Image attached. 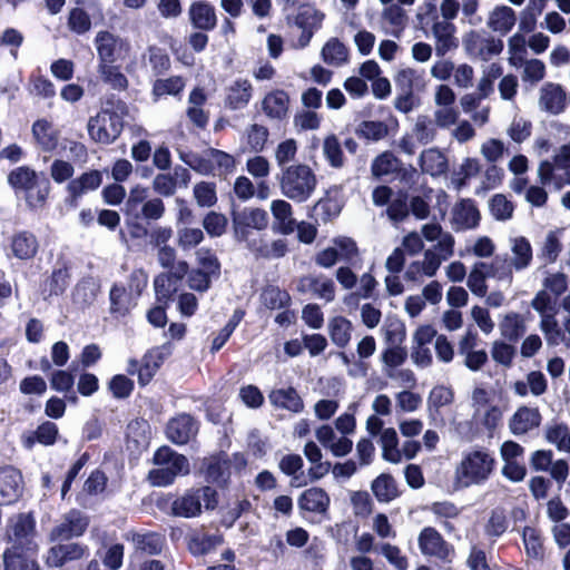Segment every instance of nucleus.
<instances>
[{"instance_id": "nucleus-1", "label": "nucleus", "mask_w": 570, "mask_h": 570, "mask_svg": "<svg viewBox=\"0 0 570 570\" xmlns=\"http://www.w3.org/2000/svg\"><path fill=\"white\" fill-rule=\"evenodd\" d=\"M494 462L490 452L483 448L462 452L453 474L455 489H466L484 483L493 472Z\"/></svg>"}, {"instance_id": "nucleus-2", "label": "nucleus", "mask_w": 570, "mask_h": 570, "mask_svg": "<svg viewBox=\"0 0 570 570\" xmlns=\"http://www.w3.org/2000/svg\"><path fill=\"white\" fill-rule=\"evenodd\" d=\"M128 116V106L121 100H108L106 107L89 118L87 131L99 144L112 142L121 132L124 118Z\"/></svg>"}, {"instance_id": "nucleus-3", "label": "nucleus", "mask_w": 570, "mask_h": 570, "mask_svg": "<svg viewBox=\"0 0 570 570\" xmlns=\"http://www.w3.org/2000/svg\"><path fill=\"white\" fill-rule=\"evenodd\" d=\"M317 178L313 169L305 164L284 167L279 177V188L286 198L295 203H305L314 194Z\"/></svg>"}, {"instance_id": "nucleus-4", "label": "nucleus", "mask_w": 570, "mask_h": 570, "mask_svg": "<svg viewBox=\"0 0 570 570\" xmlns=\"http://www.w3.org/2000/svg\"><path fill=\"white\" fill-rule=\"evenodd\" d=\"M154 465L147 475L153 487H167L178 475L189 473V463L186 456L174 452L168 446L159 448L154 455Z\"/></svg>"}, {"instance_id": "nucleus-5", "label": "nucleus", "mask_w": 570, "mask_h": 570, "mask_svg": "<svg viewBox=\"0 0 570 570\" xmlns=\"http://www.w3.org/2000/svg\"><path fill=\"white\" fill-rule=\"evenodd\" d=\"M148 276L142 269H135L129 276L128 284H114L109 292L110 313L125 316L136 305L137 298L146 288Z\"/></svg>"}, {"instance_id": "nucleus-6", "label": "nucleus", "mask_w": 570, "mask_h": 570, "mask_svg": "<svg viewBox=\"0 0 570 570\" xmlns=\"http://www.w3.org/2000/svg\"><path fill=\"white\" fill-rule=\"evenodd\" d=\"M94 45L99 63H121L131 53V46L127 39L107 30L96 33Z\"/></svg>"}, {"instance_id": "nucleus-7", "label": "nucleus", "mask_w": 570, "mask_h": 570, "mask_svg": "<svg viewBox=\"0 0 570 570\" xmlns=\"http://www.w3.org/2000/svg\"><path fill=\"white\" fill-rule=\"evenodd\" d=\"M456 95L454 90L445 83L438 85L433 92V122L438 128L449 129L460 118V111L455 107Z\"/></svg>"}, {"instance_id": "nucleus-8", "label": "nucleus", "mask_w": 570, "mask_h": 570, "mask_svg": "<svg viewBox=\"0 0 570 570\" xmlns=\"http://www.w3.org/2000/svg\"><path fill=\"white\" fill-rule=\"evenodd\" d=\"M206 509H214L216 501V491L209 487H204L195 491H188L183 497L177 498L171 504V513L175 517L194 518L202 511V505Z\"/></svg>"}, {"instance_id": "nucleus-9", "label": "nucleus", "mask_w": 570, "mask_h": 570, "mask_svg": "<svg viewBox=\"0 0 570 570\" xmlns=\"http://www.w3.org/2000/svg\"><path fill=\"white\" fill-rule=\"evenodd\" d=\"M420 233L426 242H435V245L426 250L434 254L441 265L444 261H448L454 255L455 239L453 235L444 230L439 223L422 225Z\"/></svg>"}, {"instance_id": "nucleus-10", "label": "nucleus", "mask_w": 570, "mask_h": 570, "mask_svg": "<svg viewBox=\"0 0 570 570\" xmlns=\"http://www.w3.org/2000/svg\"><path fill=\"white\" fill-rule=\"evenodd\" d=\"M462 46L468 56L484 61L499 55L503 49V42L500 39L483 37L480 31L473 29L464 33Z\"/></svg>"}, {"instance_id": "nucleus-11", "label": "nucleus", "mask_w": 570, "mask_h": 570, "mask_svg": "<svg viewBox=\"0 0 570 570\" xmlns=\"http://www.w3.org/2000/svg\"><path fill=\"white\" fill-rule=\"evenodd\" d=\"M35 520L30 514H18L10 520L8 538L12 547H21L22 551L37 553L38 544L35 542Z\"/></svg>"}, {"instance_id": "nucleus-12", "label": "nucleus", "mask_w": 570, "mask_h": 570, "mask_svg": "<svg viewBox=\"0 0 570 570\" xmlns=\"http://www.w3.org/2000/svg\"><path fill=\"white\" fill-rule=\"evenodd\" d=\"M268 225V215L262 208L247 207L233 214V228L238 240L248 242V229L263 230Z\"/></svg>"}, {"instance_id": "nucleus-13", "label": "nucleus", "mask_w": 570, "mask_h": 570, "mask_svg": "<svg viewBox=\"0 0 570 570\" xmlns=\"http://www.w3.org/2000/svg\"><path fill=\"white\" fill-rule=\"evenodd\" d=\"M417 543L420 551L424 556L449 561L453 554V548L431 527H426L420 532Z\"/></svg>"}, {"instance_id": "nucleus-14", "label": "nucleus", "mask_w": 570, "mask_h": 570, "mask_svg": "<svg viewBox=\"0 0 570 570\" xmlns=\"http://www.w3.org/2000/svg\"><path fill=\"white\" fill-rule=\"evenodd\" d=\"M289 105L288 94L282 89H274L263 97L259 109L269 121L281 122L288 117Z\"/></svg>"}, {"instance_id": "nucleus-15", "label": "nucleus", "mask_w": 570, "mask_h": 570, "mask_svg": "<svg viewBox=\"0 0 570 570\" xmlns=\"http://www.w3.org/2000/svg\"><path fill=\"white\" fill-rule=\"evenodd\" d=\"M568 105L564 89L554 82H546L539 91L538 106L540 110L551 115L561 114Z\"/></svg>"}, {"instance_id": "nucleus-16", "label": "nucleus", "mask_w": 570, "mask_h": 570, "mask_svg": "<svg viewBox=\"0 0 570 570\" xmlns=\"http://www.w3.org/2000/svg\"><path fill=\"white\" fill-rule=\"evenodd\" d=\"M542 421L538 407L528 405L519 406L509 419V430L513 435H523L540 426Z\"/></svg>"}, {"instance_id": "nucleus-17", "label": "nucleus", "mask_w": 570, "mask_h": 570, "mask_svg": "<svg viewBox=\"0 0 570 570\" xmlns=\"http://www.w3.org/2000/svg\"><path fill=\"white\" fill-rule=\"evenodd\" d=\"M431 32L434 38V50L438 57H444L448 52L454 50L459 46L455 37L456 27L448 21H435L431 26Z\"/></svg>"}, {"instance_id": "nucleus-18", "label": "nucleus", "mask_w": 570, "mask_h": 570, "mask_svg": "<svg viewBox=\"0 0 570 570\" xmlns=\"http://www.w3.org/2000/svg\"><path fill=\"white\" fill-rule=\"evenodd\" d=\"M21 473L11 468L0 469V505L16 502L23 489Z\"/></svg>"}, {"instance_id": "nucleus-19", "label": "nucleus", "mask_w": 570, "mask_h": 570, "mask_svg": "<svg viewBox=\"0 0 570 570\" xmlns=\"http://www.w3.org/2000/svg\"><path fill=\"white\" fill-rule=\"evenodd\" d=\"M88 527L87 518L77 510L67 513L63 521L52 529L51 540H68L81 535Z\"/></svg>"}, {"instance_id": "nucleus-20", "label": "nucleus", "mask_w": 570, "mask_h": 570, "mask_svg": "<svg viewBox=\"0 0 570 570\" xmlns=\"http://www.w3.org/2000/svg\"><path fill=\"white\" fill-rule=\"evenodd\" d=\"M323 19L324 14L314 7L304 6L299 9L295 23L302 29V35L298 39V45L301 47L308 45L314 31L321 27Z\"/></svg>"}, {"instance_id": "nucleus-21", "label": "nucleus", "mask_w": 570, "mask_h": 570, "mask_svg": "<svg viewBox=\"0 0 570 570\" xmlns=\"http://www.w3.org/2000/svg\"><path fill=\"white\" fill-rule=\"evenodd\" d=\"M479 222L480 213L470 199H463L453 207L451 224L454 230L475 228Z\"/></svg>"}, {"instance_id": "nucleus-22", "label": "nucleus", "mask_w": 570, "mask_h": 570, "mask_svg": "<svg viewBox=\"0 0 570 570\" xmlns=\"http://www.w3.org/2000/svg\"><path fill=\"white\" fill-rule=\"evenodd\" d=\"M441 264L434 254L424 250L423 258L413 261L409 264L404 278L407 282L421 283L423 277H433L438 273Z\"/></svg>"}, {"instance_id": "nucleus-23", "label": "nucleus", "mask_w": 570, "mask_h": 570, "mask_svg": "<svg viewBox=\"0 0 570 570\" xmlns=\"http://www.w3.org/2000/svg\"><path fill=\"white\" fill-rule=\"evenodd\" d=\"M298 288L303 292H312L318 298L332 302L335 298V284L325 275H307L299 279Z\"/></svg>"}, {"instance_id": "nucleus-24", "label": "nucleus", "mask_w": 570, "mask_h": 570, "mask_svg": "<svg viewBox=\"0 0 570 570\" xmlns=\"http://www.w3.org/2000/svg\"><path fill=\"white\" fill-rule=\"evenodd\" d=\"M166 433L171 442L186 444L196 435L197 425L191 416L181 414L169 421Z\"/></svg>"}, {"instance_id": "nucleus-25", "label": "nucleus", "mask_w": 570, "mask_h": 570, "mask_svg": "<svg viewBox=\"0 0 570 570\" xmlns=\"http://www.w3.org/2000/svg\"><path fill=\"white\" fill-rule=\"evenodd\" d=\"M248 249L257 257L277 259L286 255L287 242L285 239H266L259 237L247 242Z\"/></svg>"}, {"instance_id": "nucleus-26", "label": "nucleus", "mask_w": 570, "mask_h": 570, "mask_svg": "<svg viewBox=\"0 0 570 570\" xmlns=\"http://www.w3.org/2000/svg\"><path fill=\"white\" fill-rule=\"evenodd\" d=\"M517 22L515 11L509 6H497L488 16L487 27L500 36L508 35Z\"/></svg>"}, {"instance_id": "nucleus-27", "label": "nucleus", "mask_w": 570, "mask_h": 570, "mask_svg": "<svg viewBox=\"0 0 570 570\" xmlns=\"http://www.w3.org/2000/svg\"><path fill=\"white\" fill-rule=\"evenodd\" d=\"M32 137L36 144L45 151H52L59 141V130L55 128L51 120L47 118L37 119L31 127Z\"/></svg>"}, {"instance_id": "nucleus-28", "label": "nucleus", "mask_w": 570, "mask_h": 570, "mask_svg": "<svg viewBox=\"0 0 570 570\" xmlns=\"http://www.w3.org/2000/svg\"><path fill=\"white\" fill-rule=\"evenodd\" d=\"M191 24L200 30H213L217 24L215 8L207 1H194L188 9Z\"/></svg>"}, {"instance_id": "nucleus-29", "label": "nucleus", "mask_w": 570, "mask_h": 570, "mask_svg": "<svg viewBox=\"0 0 570 570\" xmlns=\"http://www.w3.org/2000/svg\"><path fill=\"white\" fill-rule=\"evenodd\" d=\"M85 552L86 549L78 543L58 544L48 551L46 562L50 567L60 568L70 561L81 559Z\"/></svg>"}, {"instance_id": "nucleus-30", "label": "nucleus", "mask_w": 570, "mask_h": 570, "mask_svg": "<svg viewBox=\"0 0 570 570\" xmlns=\"http://www.w3.org/2000/svg\"><path fill=\"white\" fill-rule=\"evenodd\" d=\"M253 96V86L247 79H237L227 88L225 104L232 110L244 109Z\"/></svg>"}, {"instance_id": "nucleus-31", "label": "nucleus", "mask_w": 570, "mask_h": 570, "mask_svg": "<svg viewBox=\"0 0 570 570\" xmlns=\"http://www.w3.org/2000/svg\"><path fill=\"white\" fill-rule=\"evenodd\" d=\"M330 495L322 488H309L305 490L298 498V507L302 510L323 514L330 507Z\"/></svg>"}, {"instance_id": "nucleus-32", "label": "nucleus", "mask_w": 570, "mask_h": 570, "mask_svg": "<svg viewBox=\"0 0 570 570\" xmlns=\"http://www.w3.org/2000/svg\"><path fill=\"white\" fill-rule=\"evenodd\" d=\"M35 557L19 546L11 547L3 554L4 570H40Z\"/></svg>"}, {"instance_id": "nucleus-33", "label": "nucleus", "mask_w": 570, "mask_h": 570, "mask_svg": "<svg viewBox=\"0 0 570 570\" xmlns=\"http://www.w3.org/2000/svg\"><path fill=\"white\" fill-rule=\"evenodd\" d=\"M512 257L509 261L515 272L528 268L532 262L533 253L530 242L523 236L509 239Z\"/></svg>"}, {"instance_id": "nucleus-34", "label": "nucleus", "mask_w": 570, "mask_h": 570, "mask_svg": "<svg viewBox=\"0 0 570 570\" xmlns=\"http://www.w3.org/2000/svg\"><path fill=\"white\" fill-rule=\"evenodd\" d=\"M268 400L274 406L293 413H301L304 410V402L293 387L273 390Z\"/></svg>"}, {"instance_id": "nucleus-35", "label": "nucleus", "mask_w": 570, "mask_h": 570, "mask_svg": "<svg viewBox=\"0 0 570 570\" xmlns=\"http://www.w3.org/2000/svg\"><path fill=\"white\" fill-rule=\"evenodd\" d=\"M37 237L29 232H18L11 237L10 248L14 257L30 259L38 252Z\"/></svg>"}, {"instance_id": "nucleus-36", "label": "nucleus", "mask_w": 570, "mask_h": 570, "mask_svg": "<svg viewBox=\"0 0 570 570\" xmlns=\"http://www.w3.org/2000/svg\"><path fill=\"white\" fill-rule=\"evenodd\" d=\"M513 392L524 397L530 392L533 396H540L547 392L548 382L540 371H531L525 381H517L512 385Z\"/></svg>"}, {"instance_id": "nucleus-37", "label": "nucleus", "mask_w": 570, "mask_h": 570, "mask_svg": "<svg viewBox=\"0 0 570 570\" xmlns=\"http://www.w3.org/2000/svg\"><path fill=\"white\" fill-rule=\"evenodd\" d=\"M420 165L423 173L431 176H440L448 170V160L438 148H429L421 153Z\"/></svg>"}, {"instance_id": "nucleus-38", "label": "nucleus", "mask_w": 570, "mask_h": 570, "mask_svg": "<svg viewBox=\"0 0 570 570\" xmlns=\"http://www.w3.org/2000/svg\"><path fill=\"white\" fill-rule=\"evenodd\" d=\"M271 212L277 223L278 230L288 235L295 229V219L293 218V209L288 202L276 199L271 203Z\"/></svg>"}, {"instance_id": "nucleus-39", "label": "nucleus", "mask_w": 570, "mask_h": 570, "mask_svg": "<svg viewBox=\"0 0 570 570\" xmlns=\"http://www.w3.org/2000/svg\"><path fill=\"white\" fill-rule=\"evenodd\" d=\"M187 263L179 262L175 274L163 273L155 278L154 286L159 299H167L171 296L176 291L174 278L180 279L187 273Z\"/></svg>"}, {"instance_id": "nucleus-40", "label": "nucleus", "mask_w": 570, "mask_h": 570, "mask_svg": "<svg viewBox=\"0 0 570 570\" xmlns=\"http://www.w3.org/2000/svg\"><path fill=\"white\" fill-rule=\"evenodd\" d=\"M327 330L331 341L338 347H345L352 338L353 324L343 316H335L328 321Z\"/></svg>"}, {"instance_id": "nucleus-41", "label": "nucleus", "mask_w": 570, "mask_h": 570, "mask_svg": "<svg viewBox=\"0 0 570 570\" xmlns=\"http://www.w3.org/2000/svg\"><path fill=\"white\" fill-rule=\"evenodd\" d=\"M544 438L560 452L570 454V428L562 422H553L546 428Z\"/></svg>"}, {"instance_id": "nucleus-42", "label": "nucleus", "mask_w": 570, "mask_h": 570, "mask_svg": "<svg viewBox=\"0 0 570 570\" xmlns=\"http://www.w3.org/2000/svg\"><path fill=\"white\" fill-rule=\"evenodd\" d=\"M487 268L488 262H476L468 275L466 286L475 296L484 297L487 295V279L490 278Z\"/></svg>"}, {"instance_id": "nucleus-43", "label": "nucleus", "mask_w": 570, "mask_h": 570, "mask_svg": "<svg viewBox=\"0 0 570 570\" xmlns=\"http://www.w3.org/2000/svg\"><path fill=\"white\" fill-rule=\"evenodd\" d=\"M501 335L509 341H517L527 331L525 318L523 315L510 312L503 316L499 324Z\"/></svg>"}, {"instance_id": "nucleus-44", "label": "nucleus", "mask_w": 570, "mask_h": 570, "mask_svg": "<svg viewBox=\"0 0 570 570\" xmlns=\"http://www.w3.org/2000/svg\"><path fill=\"white\" fill-rule=\"evenodd\" d=\"M561 237L562 229L550 230L544 236L540 247L539 257L546 264H552L558 259L560 253L562 252Z\"/></svg>"}, {"instance_id": "nucleus-45", "label": "nucleus", "mask_w": 570, "mask_h": 570, "mask_svg": "<svg viewBox=\"0 0 570 570\" xmlns=\"http://www.w3.org/2000/svg\"><path fill=\"white\" fill-rule=\"evenodd\" d=\"M382 21L389 27L387 33L400 37L406 23V13L397 4L386 6L381 13Z\"/></svg>"}, {"instance_id": "nucleus-46", "label": "nucleus", "mask_w": 570, "mask_h": 570, "mask_svg": "<svg viewBox=\"0 0 570 570\" xmlns=\"http://www.w3.org/2000/svg\"><path fill=\"white\" fill-rule=\"evenodd\" d=\"M501 65L492 62L483 67L476 83V90L481 97L489 98L494 92V83L502 76Z\"/></svg>"}, {"instance_id": "nucleus-47", "label": "nucleus", "mask_w": 570, "mask_h": 570, "mask_svg": "<svg viewBox=\"0 0 570 570\" xmlns=\"http://www.w3.org/2000/svg\"><path fill=\"white\" fill-rule=\"evenodd\" d=\"M102 183V175L99 170H90L82 174L77 179H73L68 185V190L72 197H79L80 195L97 189Z\"/></svg>"}, {"instance_id": "nucleus-48", "label": "nucleus", "mask_w": 570, "mask_h": 570, "mask_svg": "<svg viewBox=\"0 0 570 570\" xmlns=\"http://www.w3.org/2000/svg\"><path fill=\"white\" fill-rule=\"evenodd\" d=\"M371 489L380 502H390L399 495L395 480L392 475L386 473L374 479Z\"/></svg>"}, {"instance_id": "nucleus-49", "label": "nucleus", "mask_w": 570, "mask_h": 570, "mask_svg": "<svg viewBox=\"0 0 570 570\" xmlns=\"http://www.w3.org/2000/svg\"><path fill=\"white\" fill-rule=\"evenodd\" d=\"M98 75L102 82L116 90H125L128 86L126 76L120 71L119 63H98Z\"/></svg>"}, {"instance_id": "nucleus-50", "label": "nucleus", "mask_w": 570, "mask_h": 570, "mask_svg": "<svg viewBox=\"0 0 570 570\" xmlns=\"http://www.w3.org/2000/svg\"><path fill=\"white\" fill-rule=\"evenodd\" d=\"M380 444L382 458L393 464L400 463L399 438L395 429L387 428L381 432Z\"/></svg>"}, {"instance_id": "nucleus-51", "label": "nucleus", "mask_w": 570, "mask_h": 570, "mask_svg": "<svg viewBox=\"0 0 570 570\" xmlns=\"http://www.w3.org/2000/svg\"><path fill=\"white\" fill-rule=\"evenodd\" d=\"M322 58L327 65L342 66L348 60V49L337 38H332L322 48Z\"/></svg>"}, {"instance_id": "nucleus-52", "label": "nucleus", "mask_w": 570, "mask_h": 570, "mask_svg": "<svg viewBox=\"0 0 570 570\" xmlns=\"http://www.w3.org/2000/svg\"><path fill=\"white\" fill-rule=\"evenodd\" d=\"M406 351L399 346L389 347L382 353L383 371L389 379L396 377V368L406 361Z\"/></svg>"}, {"instance_id": "nucleus-53", "label": "nucleus", "mask_w": 570, "mask_h": 570, "mask_svg": "<svg viewBox=\"0 0 570 570\" xmlns=\"http://www.w3.org/2000/svg\"><path fill=\"white\" fill-rule=\"evenodd\" d=\"M489 210L495 220L505 222L512 218L514 205L505 195L495 194L489 200Z\"/></svg>"}, {"instance_id": "nucleus-54", "label": "nucleus", "mask_w": 570, "mask_h": 570, "mask_svg": "<svg viewBox=\"0 0 570 570\" xmlns=\"http://www.w3.org/2000/svg\"><path fill=\"white\" fill-rule=\"evenodd\" d=\"M400 167V160L391 153L384 151L372 163L371 171L376 178L395 173Z\"/></svg>"}, {"instance_id": "nucleus-55", "label": "nucleus", "mask_w": 570, "mask_h": 570, "mask_svg": "<svg viewBox=\"0 0 570 570\" xmlns=\"http://www.w3.org/2000/svg\"><path fill=\"white\" fill-rule=\"evenodd\" d=\"M487 271L490 278H494L498 282H502L508 285H511L513 282L514 267L505 258L497 257L492 262L488 263Z\"/></svg>"}, {"instance_id": "nucleus-56", "label": "nucleus", "mask_w": 570, "mask_h": 570, "mask_svg": "<svg viewBox=\"0 0 570 570\" xmlns=\"http://www.w3.org/2000/svg\"><path fill=\"white\" fill-rule=\"evenodd\" d=\"M204 238V232L197 227L185 226L177 230V245L183 252L196 248Z\"/></svg>"}, {"instance_id": "nucleus-57", "label": "nucleus", "mask_w": 570, "mask_h": 570, "mask_svg": "<svg viewBox=\"0 0 570 570\" xmlns=\"http://www.w3.org/2000/svg\"><path fill=\"white\" fill-rule=\"evenodd\" d=\"M132 542L135 548L148 554H157L163 547V538L160 534L150 533H134Z\"/></svg>"}, {"instance_id": "nucleus-58", "label": "nucleus", "mask_w": 570, "mask_h": 570, "mask_svg": "<svg viewBox=\"0 0 570 570\" xmlns=\"http://www.w3.org/2000/svg\"><path fill=\"white\" fill-rule=\"evenodd\" d=\"M193 196L199 207H213L217 203L215 183H197L193 188Z\"/></svg>"}, {"instance_id": "nucleus-59", "label": "nucleus", "mask_w": 570, "mask_h": 570, "mask_svg": "<svg viewBox=\"0 0 570 570\" xmlns=\"http://www.w3.org/2000/svg\"><path fill=\"white\" fill-rule=\"evenodd\" d=\"M323 154L332 167L341 168L344 165V156L341 144L335 135H327L324 138Z\"/></svg>"}, {"instance_id": "nucleus-60", "label": "nucleus", "mask_w": 570, "mask_h": 570, "mask_svg": "<svg viewBox=\"0 0 570 570\" xmlns=\"http://www.w3.org/2000/svg\"><path fill=\"white\" fill-rule=\"evenodd\" d=\"M39 180L36 171L28 167H19L10 173L8 176L9 184L16 188L26 191L31 188L35 183Z\"/></svg>"}, {"instance_id": "nucleus-61", "label": "nucleus", "mask_w": 570, "mask_h": 570, "mask_svg": "<svg viewBox=\"0 0 570 570\" xmlns=\"http://www.w3.org/2000/svg\"><path fill=\"white\" fill-rule=\"evenodd\" d=\"M540 330L543 332L547 343L550 345H558L563 340V334L556 318V313L541 316Z\"/></svg>"}, {"instance_id": "nucleus-62", "label": "nucleus", "mask_w": 570, "mask_h": 570, "mask_svg": "<svg viewBox=\"0 0 570 570\" xmlns=\"http://www.w3.org/2000/svg\"><path fill=\"white\" fill-rule=\"evenodd\" d=\"M298 150V142L294 138H287L281 141L274 151V157L276 164L279 167H284L285 165L295 160Z\"/></svg>"}, {"instance_id": "nucleus-63", "label": "nucleus", "mask_w": 570, "mask_h": 570, "mask_svg": "<svg viewBox=\"0 0 570 570\" xmlns=\"http://www.w3.org/2000/svg\"><path fill=\"white\" fill-rule=\"evenodd\" d=\"M268 136L267 127L259 124H253L246 129L247 145L255 153H259L265 148Z\"/></svg>"}, {"instance_id": "nucleus-64", "label": "nucleus", "mask_w": 570, "mask_h": 570, "mask_svg": "<svg viewBox=\"0 0 570 570\" xmlns=\"http://www.w3.org/2000/svg\"><path fill=\"white\" fill-rule=\"evenodd\" d=\"M227 224V217L217 212H209L203 218V227L212 237L222 236L226 232Z\"/></svg>"}]
</instances>
